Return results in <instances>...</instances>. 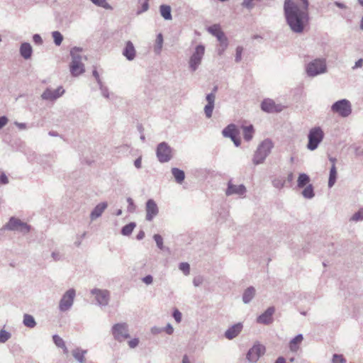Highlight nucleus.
<instances>
[{
	"label": "nucleus",
	"instance_id": "nucleus-41",
	"mask_svg": "<svg viewBox=\"0 0 363 363\" xmlns=\"http://www.w3.org/2000/svg\"><path fill=\"white\" fill-rule=\"evenodd\" d=\"M163 43V36L162 33H159L156 38V47H155V51L157 52H160Z\"/></svg>",
	"mask_w": 363,
	"mask_h": 363
},
{
	"label": "nucleus",
	"instance_id": "nucleus-64",
	"mask_svg": "<svg viewBox=\"0 0 363 363\" xmlns=\"http://www.w3.org/2000/svg\"><path fill=\"white\" fill-rule=\"evenodd\" d=\"M14 124L21 130H24L27 128L26 123H19L16 121Z\"/></svg>",
	"mask_w": 363,
	"mask_h": 363
},
{
	"label": "nucleus",
	"instance_id": "nucleus-14",
	"mask_svg": "<svg viewBox=\"0 0 363 363\" xmlns=\"http://www.w3.org/2000/svg\"><path fill=\"white\" fill-rule=\"evenodd\" d=\"M261 108L263 111L267 113H275L281 111V106L276 104L275 102L270 99L263 100L261 104Z\"/></svg>",
	"mask_w": 363,
	"mask_h": 363
},
{
	"label": "nucleus",
	"instance_id": "nucleus-39",
	"mask_svg": "<svg viewBox=\"0 0 363 363\" xmlns=\"http://www.w3.org/2000/svg\"><path fill=\"white\" fill-rule=\"evenodd\" d=\"M95 5L109 9H111V6L107 3L106 0H90Z\"/></svg>",
	"mask_w": 363,
	"mask_h": 363
},
{
	"label": "nucleus",
	"instance_id": "nucleus-15",
	"mask_svg": "<svg viewBox=\"0 0 363 363\" xmlns=\"http://www.w3.org/2000/svg\"><path fill=\"white\" fill-rule=\"evenodd\" d=\"M240 131L239 128L234 124L228 125V138L233 142L236 147L240 145Z\"/></svg>",
	"mask_w": 363,
	"mask_h": 363
},
{
	"label": "nucleus",
	"instance_id": "nucleus-16",
	"mask_svg": "<svg viewBox=\"0 0 363 363\" xmlns=\"http://www.w3.org/2000/svg\"><path fill=\"white\" fill-rule=\"evenodd\" d=\"M274 311L275 308L274 307H269L262 314H261L257 318V322L264 325L270 324L273 320L272 315Z\"/></svg>",
	"mask_w": 363,
	"mask_h": 363
},
{
	"label": "nucleus",
	"instance_id": "nucleus-43",
	"mask_svg": "<svg viewBox=\"0 0 363 363\" xmlns=\"http://www.w3.org/2000/svg\"><path fill=\"white\" fill-rule=\"evenodd\" d=\"M52 340L55 345L58 347H65V342L59 335H54L52 336Z\"/></svg>",
	"mask_w": 363,
	"mask_h": 363
},
{
	"label": "nucleus",
	"instance_id": "nucleus-56",
	"mask_svg": "<svg viewBox=\"0 0 363 363\" xmlns=\"http://www.w3.org/2000/svg\"><path fill=\"white\" fill-rule=\"evenodd\" d=\"M142 281H143L145 284H146L149 285V284H151L152 283V281H153V277H152V275H150V274H149V275H147V276H145V277H143V278L142 279Z\"/></svg>",
	"mask_w": 363,
	"mask_h": 363
},
{
	"label": "nucleus",
	"instance_id": "nucleus-22",
	"mask_svg": "<svg viewBox=\"0 0 363 363\" xmlns=\"http://www.w3.org/2000/svg\"><path fill=\"white\" fill-rule=\"evenodd\" d=\"M242 328L243 325L241 323H238L228 328V340L236 337L241 333Z\"/></svg>",
	"mask_w": 363,
	"mask_h": 363
},
{
	"label": "nucleus",
	"instance_id": "nucleus-51",
	"mask_svg": "<svg viewBox=\"0 0 363 363\" xmlns=\"http://www.w3.org/2000/svg\"><path fill=\"white\" fill-rule=\"evenodd\" d=\"M99 89L101 91V94L105 97V98H108L109 97V93H108V89L106 86H104L103 85L102 83H101V84H99Z\"/></svg>",
	"mask_w": 363,
	"mask_h": 363
},
{
	"label": "nucleus",
	"instance_id": "nucleus-49",
	"mask_svg": "<svg viewBox=\"0 0 363 363\" xmlns=\"http://www.w3.org/2000/svg\"><path fill=\"white\" fill-rule=\"evenodd\" d=\"M227 48V43L224 42V40H221L220 42L219 45L217 48V52L219 55L223 54L225 49Z\"/></svg>",
	"mask_w": 363,
	"mask_h": 363
},
{
	"label": "nucleus",
	"instance_id": "nucleus-57",
	"mask_svg": "<svg viewBox=\"0 0 363 363\" xmlns=\"http://www.w3.org/2000/svg\"><path fill=\"white\" fill-rule=\"evenodd\" d=\"M203 282V278L202 277L198 276L194 278L193 279V284L195 286H200Z\"/></svg>",
	"mask_w": 363,
	"mask_h": 363
},
{
	"label": "nucleus",
	"instance_id": "nucleus-4",
	"mask_svg": "<svg viewBox=\"0 0 363 363\" xmlns=\"http://www.w3.org/2000/svg\"><path fill=\"white\" fill-rule=\"evenodd\" d=\"M308 138L307 148L311 151L315 150L324 138L323 130L319 126L312 128L309 130Z\"/></svg>",
	"mask_w": 363,
	"mask_h": 363
},
{
	"label": "nucleus",
	"instance_id": "nucleus-52",
	"mask_svg": "<svg viewBox=\"0 0 363 363\" xmlns=\"http://www.w3.org/2000/svg\"><path fill=\"white\" fill-rule=\"evenodd\" d=\"M148 9H149V3H148V0H145V1L143 3V4H142V6H141V9L137 11V13H138V14H140V13H143V12H145V11H147V10H148Z\"/></svg>",
	"mask_w": 363,
	"mask_h": 363
},
{
	"label": "nucleus",
	"instance_id": "nucleus-9",
	"mask_svg": "<svg viewBox=\"0 0 363 363\" xmlns=\"http://www.w3.org/2000/svg\"><path fill=\"white\" fill-rule=\"evenodd\" d=\"M205 48L202 45L196 47L195 51L189 60V67L192 72L196 71L200 65L202 58L204 55Z\"/></svg>",
	"mask_w": 363,
	"mask_h": 363
},
{
	"label": "nucleus",
	"instance_id": "nucleus-1",
	"mask_svg": "<svg viewBox=\"0 0 363 363\" xmlns=\"http://www.w3.org/2000/svg\"><path fill=\"white\" fill-rule=\"evenodd\" d=\"M274 144L270 139L264 140L257 147L255 152L252 162L255 165L262 164L267 157L270 154Z\"/></svg>",
	"mask_w": 363,
	"mask_h": 363
},
{
	"label": "nucleus",
	"instance_id": "nucleus-32",
	"mask_svg": "<svg viewBox=\"0 0 363 363\" xmlns=\"http://www.w3.org/2000/svg\"><path fill=\"white\" fill-rule=\"evenodd\" d=\"M310 182V177L306 173H301L297 179V186L298 188H303Z\"/></svg>",
	"mask_w": 363,
	"mask_h": 363
},
{
	"label": "nucleus",
	"instance_id": "nucleus-44",
	"mask_svg": "<svg viewBox=\"0 0 363 363\" xmlns=\"http://www.w3.org/2000/svg\"><path fill=\"white\" fill-rule=\"evenodd\" d=\"M153 238L157 244V247L160 250H162L163 249V238H162V237L159 234H155V235H154Z\"/></svg>",
	"mask_w": 363,
	"mask_h": 363
},
{
	"label": "nucleus",
	"instance_id": "nucleus-30",
	"mask_svg": "<svg viewBox=\"0 0 363 363\" xmlns=\"http://www.w3.org/2000/svg\"><path fill=\"white\" fill-rule=\"evenodd\" d=\"M160 11L161 16L165 20H171L172 18L171 13V7L168 5L162 4L160 6Z\"/></svg>",
	"mask_w": 363,
	"mask_h": 363
},
{
	"label": "nucleus",
	"instance_id": "nucleus-24",
	"mask_svg": "<svg viewBox=\"0 0 363 363\" xmlns=\"http://www.w3.org/2000/svg\"><path fill=\"white\" fill-rule=\"evenodd\" d=\"M242 135L245 141L249 142L252 140L255 133V129L252 125L242 126Z\"/></svg>",
	"mask_w": 363,
	"mask_h": 363
},
{
	"label": "nucleus",
	"instance_id": "nucleus-60",
	"mask_svg": "<svg viewBox=\"0 0 363 363\" xmlns=\"http://www.w3.org/2000/svg\"><path fill=\"white\" fill-rule=\"evenodd\" d=\"M0 183L2 184H6L9 183V179L4 173H1L0 175Z\"/></svg>",
	"mask_w": 363,
	"mask_h": 363
},
{
	"label": "nucleus",
	"instance_id": "nucleus-29",
	"mask_svg": "<svg viewBox=\"0 0 363 363\" xmlns=\"http://www.w3.org/2000/svg\"><path fill=\"white\" fill-rule=\"evenodd\" d=\"M303 337L301 334L297 335L289 342V348L292 352H296L298 350V345L303 341Z\"/></svg>",
	"mask_w": 363,
	"mask_h": 363
},
{
	"label": "nucleus",
	"instance_id": "nucleus-45",
	"mask_svg": "<svg viewBox=\"0 0 363 363\" xmlns=\"http://www.w3.org/2000/svg\"><path fill=\"white\" fill-rule=\"evenodd\" d=\"M332 362L333 363H346V359L343 357V355L335 354H333Z\"/></svg>",
	"mask_w": 363,
	"mask_h": 363
},
{
	"label": "nucleus",
	"instance_id": "nucleus-37",
	"mask_svg": "<svg viewBox=\"0 0 363 363\" xmlns=\"http://www.w3.org/2000/svg\"><path fill=\"white\" fill-rule=\"evenodd\" d=\"M350 221L359 222L363 220V207L355 212L350 219Z\"/></svg>",
	"mask_w": 363,
	"mask_h": 363
},
{
	"label": "nucleus",
	"instance_id": "nucleus-28",
	"mask_svg": "<svg viewBox=\"0 0 363 363\" xmlns=\"http://www.w3.org/2000/svg\"><path fill=\"white\" fill-rule=\"evenodd\" d=\"M172 174L174 176L175 181L178 184H182L185 179L184 172L177 167H173L171 169Z\"/></svg>",
	"mask_w": 363,
	"mask_h": 363
},
{
	"label": "nucleus",
	"instance_id": "nucleus-59",
	"mask_svg": "<svg viewBox=\"0 0 363 363\" xmlns=\"http://www.w3.org/2000/svg\"><path fill=\"white\" fill-rule=\"evenodd\" d=\"M8 121L9 120L6 116H3L0 117V130L7 124Z\"/></svg>",
	"mask_w": 363,
	"mask_h": 363
},
{
	"label": "nucleus",
	"instance_id": "nucleus-58",
	"mask_svg": "<svg viewBox=\"0 0 363 363\" xmlns=\"http://www.w3.org/2000/svg\"><path fill=\"white\" fill-rule=\"evenodd\" d=\"M363 66V59L360 58L355 62L354 65L352 67L353 70L360 68Z\"/></svg>",
	"mask_w": 363,
	"mask_h": 363
},
{
	"label": "nucleus",
	"instance_id": "nucleus-31",
	"mask_svg": "<svg viewBox=\"0 0 363 363\" xmlns=\"http://www.w3.org/2000/svg\"><path fill=\"white\" fill-rule=\"evenodd\" d=\"M23 323L29 328H35L37 324L33 316L27 313L23 315Z\"/></svg>",
	"mask_w": 363,
	"mask_h": 363
},
{
	"label": "nucleus",
	"instance_id": "nucleus-18",
	"mask_svg": "<svg viewBox=\"0 0 363 363\" xmlns=\"http://www.w3.org/2000/svg\"><path fill=\"white\" fill-rule=\"evenodd\" d=\"M123 55L129 61H131L135 59L136 55V51L131 41L128 40L126 42L125 46L123 50Z\"/></svg>",
	"mask_w": 363,
	"mask_h": 363
},
{
	"label": "nucleus",
	"instance_id": "nucleus-55",
	"mask_svg": "<svg viewBox=\"0 0 363 363\" xmlns=\"http://www.w3.org/2000/svg\"><path fill=\"white\" fill-rule=\"evenodd\" d=\"M139 344V339L138 338H134L128 341V345L130 348H135Z\"/></svg>",
	"mask_w": 363,
	"mask_h": 363
},
{
	"label": "nucleus",
	"instance_id": "nucleus-8",
	"mask_svg": "<svg viewBox=\"0 0 363 363\" xmlns=\"http://www.w3.org/2000/svg\"><path fill=\"white\" fill-rule=\"evenodd\" d=\"M75 294L76 293L74 289L67 290L63 294L59 303V310L60 311L65 312L71 308L74 303Z\"/></svg>",
	"mask_w": 363,
	"mask_h": 363
},
{
	"label": "nucleus",
	"instance_id": "nucleus-17",
	"mask_svg": "<svg viewBox=\"0 0 363 363\" xmlns=\"http://www.w3.org/2000/svg\"><path fill=\"white\" fill-rule=\"evenodd\" d=\"M206 99L208 104L204 107V113L206 118H210L212 116L213 111L214 108L216 96L213 93H210L206 95Z\"/></svg>",
	"mask_w": 363,
	"mask_h": 363
},
{
	"label": "nucleus",
	"instance_id": "nucleus-10",
	"mask_svg": "<svg viewBox=\"0 0 363 363\" xmlns=\"http://www.w3.org/2000/svg\"><path fill=\"white\" fill-rule=\"evenodd\" d=\"M265 347L261 344H255L247 352L246 358L251 363H256L264 354Z\"/></svg>",
	"mask_w": 363,
	"mask_h": 363
},
{
	"label": "nucleus",
	"instance_id": "nucleus-26",
	"mask_svg": "<svg viewBox=\"0 0 363 363\" xmlns=\"http://www.w3.org/2000/svg\"><path fill=\"white\" fill-rule=\"evenodd\" d=\"M255 289L253 286L247 288L242 295V301L245 303H249L255 295Z\"/></svg>",
	"mask_w": 363,
	"mask_h": 363
},
{
	"label": "nucleus",
	"instance_id": "nucleus-20",
	"mask_svg": "<svg viewBox=\"0 0 363 363\" xmlns=\"http://www.w3.org/2000/svg\"><path fill=\"white\" fill-rule=\"evenodd\" d=\"M246 192V188L243 184L234 185L228 182V195L237 194L243 196Z\"/></svg>",
	"mask_w": 363,
	"mask_h": 363
},
{
	"label": "nucleus",
	"instance_id": "nucleus-40",
	"mask_svg": "<svg viewBox=\"0 0 363 363\" xmlns=\"http://www.w3.org/2000/svg\"><path fill=\"white\" fill-rule=\"evenodd\" d=\"M11 333L6 331L5 330H0V342L4 343L11 338Z\"/></svg>",
	"mask_w": 363,
	"mask_h": 363
},
{
	"label": "nucleus",
	"instance_id": "nucleus-12",
	"mask_svg": "<svg viewBox=\"0 0 363 363\" xmlns=\"http://www.w3.org/2000/svg\"><path fill=\"white\" fill-rule=\"evenodd\" d=\"M145 211V219L147 221H152L153 218L157 216L159 213V208L157 207L156 202L153 199H148L147 201Z\"/></svg>",
	"mask_w": 363,
	"mask_h": 363
},
{
	"label": "nucleus",
	"instance_id": "nucleus-53",
	"mask_svg": "<svg viewBox=\"0 0 363 363\" xmlns=\"http://www.w3.org/2000/svg\"><path fill=\"white\" fill-rule=\"evenodd\" d=\"M173 317L177 323H180L182 320V313L179 310L175 309L173 312Z\"/></svg>",
	"mask_w": 363,
	"mask_h": 363
},
{
	"label": "nucleus",
	"instance_id": "nucleus-25",
	"mask_svg": "<svg viewBox=\"0 0 363 363\" xmlns=\"http://www.w3.org/2000/svg\"><path fill=\"white\" fill-rule=\"evenodd\" d=\"M21 222L20 219L11 217L9 221L4 225V229L17 231Z\"/></svg>",
	"mask_w": 363,
	"mask_h": 363
},
{
	"label": "nucleus",
	"instance_id": "nucleus-38",
	"mask_svg": "<svg viewBox=\"0 0 363 363\" xmlns=\"http://www.w3.org/2000/svg\"><path fill=\"white\" fill-rule=\"evenodd\" d=\"M286 180L283 177H277L272 180V185L277 189H281L285 184Z\"/></svg>",
	"mask_w": 363,
	"mask_h": 363
},
{
	"label": "nucleus",
	"instance_id": "nucleus-61",
	"mask_svg": "<svg viewBox=\"0 0 363 363\" xmlns=\"http://www.w3.org/2000/svg\"><path fill=\"white\" fill-rule=\"evenodd\" d=\"M164 331L168 334V335H172L174 332V328L172 326L171 324L168 323L167 325V326L165 327L164 328Z\"/></svg>",
	"mask_w": 363,
	"mask_h": 363
},
{
	"label": "nucleus",
	"instance_id": "nucleus-35",
	"mask_svg": "<svg viewBox=\"0 0 363 363\" xmlns=\"http://www.w3.org/2000/svg\"><path fill=\"white\" fill-rule=\"evenodd\" d=\"M136 224L134 222H130V223L123 226L121 229V234L125 236L130 235L135 228Z\"/></svg>",
	"mask_w": 363,
	"mask_h": 363
},
{
	"label": "nucleus",
	"instance_id": "nucleus-21",
	"mask_svg": "<svg viewBox=\"0 0 363 363\" xmlns=\"http://www.w3.org/2000/svg\"><path fill=\"white\" fill-rule=\"evenodd\" d=\"M33 49L30 43H23L20 47V54L25 59L28 60L31 57Z\"/></svg>",
	"mask_w": 363,
	"mask_h": 363
},
{
	"label": "nucleus",
	"instance_id": "nucleus-63",
	"mask_svg": "<svg viewBox=\"0 0 363 363\" xmlns=\"http://www.w3.org/2000/svg\"><path fill=\"white\" fill-rule=\"evenodd\" d=\"M93 76L95 77L98 84H101V83H102V82H101V80L100 79L99 74L98 72L96 69H94L93 71Z\"/></svg>",
	"mask_w": 363,
	"mask_h": 363
},
{
	"label": "nucleus",
	"instance_id": "nucleus-27",
	"mask_svg": "<svg viewBox=\"0 0 363 363\" xmlns=\"http://www.w3.org/2000/svg\"><path fill=\"white\" fill-rule=\"evenodd\" d=\"M72 355L74 358L77 360L79 363H84L85 357L84 355L87 353L86 350H82L81 348H76L72 350Z\"/></svg>",
	"mask_w": 363,
	"mask_h": 363
},
{
	"label": "nucleus",
	"instance_id": "nucleus-62",
	"mask_svg": "<svg viewBox=\"0 0 363 363\" xmlns=\"http://www.w3.org/2000/svg\"><path fill=\"white\" fill-rule=\"evenodd\" d=\"M134 165L137 169L141 168L142 166V158L139 157L134 161Z\"/></svg>",
	"mask_w": 363,
	"mask_h": 363
},
{
	"label": "nucleus",
	"instance_id": "nucleus-47",
	"mask_svg": "<svg viewBox=\"0 0 363 363\" xmlns=\"http://www.w3.org/2000/svg\"><path fill=\"white\" fill-rule=\"evenodd\" d=\"M30 230V226L29 225H28L26 223L21 222V224L20 225L18 231H20V232L23 233V234H26V233H29Z\"/></svg>",
	"mask_w": 363,
	"mask_h": 363
},
{
	"label": "nucleus",
	"instance_id": "nucleus-36",
	"mask_svg": "<svg viewBox=\"0 0 363 363\" xmlns=\"http://www.w3.org/2000/svg\"><path fill=\"white\" fill-rule=\"evenodd\" d=\"M52 37L53 38L54 43L57 46H60L64 39L63 35L57 30L52 32Z\"/></svg>",
	"mask_w": 363,
	"mask_h": 363
},
{
	"label": "nucleus",
	"instance_id": "nucleus-5",
	"mask_svg": "<svg viewBox=\"0 0 363 363\" xmlns=\"http://www.w3.org/2000/svg\"><path fill=\"white\" fill-rule=\"evenodd\" d=\"M156 156L160 162H168L173 157V150L167 143L162 142L157 146Z\"/></svg>",
	"mask_w": 363,
	"mask_h": 363
},
{
	"label": "nucleus",
	"instance_id": "nucleus-48",
	"mask_svg": "<svg viewBox=\"0 0 363 363\" xmlns=\"http://www.w3.org/2000/svg\"><path fill=\"white\" fill-rule=\"evenodd\" d=\"M254 1L255 0H243L242 6L248 10H252L255 6V4L253 3Z\"/></svg>",
	"mask_w": 363,
	"mask_h": 363
},
{
	"label": "nucleus",
	"instance_id": "nucleus-2",
	"mask_svg": "<svg viewBox=\"0 0 363 363\" xmlns=\"http://www.w3.org/2000/svg\"><path fill=\"white\" fill-rule=\"evenodd\" d=\"M82 50V49L78 47H74L70 50L72 62L69 65V69L72 75L74 77H77L85 71L84 65L82 62V56L79 54Z\"/></svg>",
	"mask_w": 363,
	"mask_h": 363
},
{
	"label": "nucleus",
	"instance_id": "nucleus-7",
	"mask_svg": "<svg viewBox=\"0 0 363 363\" xmlns=\"http://www.w3.org/2000/svg\"><path fill=\"white\" fill-rule=\"evenodd\" d=\"M113 338L118 342H123L130 337L128 325L126 323L114 324L111 328Z\"/></svg>",
	"mask_w": 363,
	"mask_h": 363
},
{
	"label": "nucleus",
	"instance_id": "nucleus-19",
	"mask_svg": "<svg viewBox=\"0 0 363 363\" xmlns=\"http://www.w3.org/2000/svg\"><path fill=\"white\" fill-rule=\"evenodd\" d=\"M107 206L108 203L106 202H101L96 205L90 213L91 220H94L99 218L102 215L103 212L106 210Z\"/></svg>",
	"mask_w": 363,
	"mask_h": 363
},
{
	"label": "nucleus",
	"instance_id": "nucleus-46",
	"mask_svg": "<svg viewBox=\"0 0 363 363\" xmlns=\"http://www.w3.org/2000/svg\"><path fill=\"white\" fill-rule=\"evenodd\" d=\"M242 52H243L242 47H241V46L237 47L236 50H235V62H239L241 61Z\"/></svg>",
	"mask_w": 363,
	"mask_h": 363
},
{
	"label": "nucleus",
	"instance_id": "nucleus-23",
	"mask_svg": "<svg viewBox=\"0 0 363 363\" xmlns=\"http://www.w3.org/2000/svg\"><path fill=\"white\" fill-rule=\"evenodd\" d=\"M208 31L213 35L216 36L219 42L223 40L225 34L221 31L219 25L215 24L208 28Z\"/></svg>",
	"mask_w": 363,
	"mask_h": 363
},
{
	"label": "nucleus",
	"instance_id": "nucleus-54",
	"mask_svg": "<svg viewBox=\"0 0 363 363\" xmlns=\"http://www.w3.org/2000/svg\"><path fill=\"white\" fill-rule=\"evenodd\" d=\"M33 40L37 45H41L43 43V39L39 34H34L33 36Z\"/></svg>",
	"mask_w": 363,
	"mask_h": 363
},
{
	"label": "nucleus",
	"instance_id": "nucleus-6",
	"mask_svg": "<svg viewBox=\"0 0 363 363\" xmlns=\"http://www.w3.org/2000/svg\"><path fill=\"white\" fill-rule=\"evenodd\" d=\"M331 111L342 118L347 117L352 113L351 103L347 99L337 101L331 106Z\"/></svg>",
	"mask_w": 363,
	"mask_h": 363
},
{
	"label": "nucleus",
	"instance_id": "nucleus-13",
	"mask_svg": "<svg viewBox=\"0 0 363 363\" xmlns=\"http://www.w3.org/2000/svg\"><path fill=\"white\" fill-rule=\"evenodd\" d=\"M64 93L65 89L62 86H59L55 90L48 88L42 94L41 97L44 100L54 101L60 97Z\"/></svg>",
	"mask_w": 363,
	"mask_h": 363
},
{
	"label": "nucleus",
	"instance_id": "nucleus-34",
	"mask_svg": "<svg viewBox=\"0 0 363 363\" xmlns=\"http://www.w3.org/2000/svg\"><path fill=\"white\" fill-rule=\"evenodd\" d=\"M302 196L305 199H311L314 197L315 194L313 191V186L312 184H308L302 191Z\"/></svg>",
	"mask_w": 363,
	"mask_h": 363
},
{
	"label": "nucleus",
	"instance_id": "nucleus-50",
	"mask_svg": "<svg viewBox=\"0 0 363 363\" xmlns=\"http://www.w3.org/2000/svg\"><path fill=\"white\" fill-rule=\"evenodd\" d=\"M127 202L128 203V211L133 212L135 210V205L134 204L133 200L130 197H128Z\"/></svg>",
	"mask_w": 363,
	"mask_h": 363
},
{
	"label": "nucleus",
	"instance_id": "nucleus-11",
	"mask_svg": "<svg viewBox=\"0 0 363 363\" xmlns=\"http://www.w3.org/2000/svg\"><path fill=\"white\" fill-rule=\"evenodd\" d=\"M91 293L95 296L96 300L99 306H105L108 304L110 292L108 290L94 289L91 291Z\"/></svg>",
	"mask_w": 363,
	"mask_h": 363
},
{
	"label": "nucleus",
	"instance_id": "nucleus-33",
	"mask_svg": "<svg viewBox=\"0 0 363 363\" xmlns=\"http://www.w3.org/2000/svg\"><path fill=\"white\" fill-rule=\"evenodd\" d=\"M337 179V169L335 165H332L330 169V174L328 179V186L331 188L334 186Z\"/></svg>",
	"mask_w": 363,
	"mask_h": 363
},
{
	"label": "nucleus",
	"instance_id": "nucleus-42",
	"mask_svg": "<svg viewBox=\"0 0 363 363\" xmlns=\"http://www.w3.org/2000/svg\"><path fill=\"white\" fill-rule=\"evenodd\" d=\"M179 269L183 272L185 275H188L190 272V265L187 262H181Z\"/></svg>",
	"mask_w": 363,
	"mask_h": 363
},
{
	"label": "nucleus",
	"instance_id": "nucleus-3",
	"mask_svg": "<svg viewBox=\"0 0 363 363\" xmlns=\"http://www.w3.org/2000/svg\"><path fill=\"white\" fill-rule=\"evenodd\" d=\"M328 71L326 60L325 58H316L306 66V72L310 77L326 73Z\"/></svg>",
	"mask_w": 363,
	"mask_h": 363
}]
</instances>
